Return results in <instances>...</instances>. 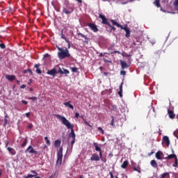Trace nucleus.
I'll return each mask as SVG.
<instances>
[{
    "instance_id": "61",
    "label": "nucleus",
    "mask_w": 178,
    "mask_h": 178,
    "mask_svg": "<svg viewBox=\"0 0 178 178\" xmlns=\"http://www.w3.org/2000/svg\"><path fill=\"white\" fill-rule=\"evenodd\" d=\"M32 128H33V124H29V125L28 126V129H32Z\"/></svg>"
},
{
    "instance_id": "47",
    "label": "nucleus",
    "mask_w": 178,
    "mask_h": 178,
    "mask_svg": "<svg viewBox=\"0 0 178 178\" xmlns=\"http://www.w3.org/2000/svg\"><path fill=\"white\" fill-rule=\"evenodd\" d=\"M25 115H26V117L27 118H30L31 115V113L29 112V113H26Z\"/></svg>"
},
{
    "instance_id": "6",
    "label": "nucleus",
    "mask_w": 178,
    "mask_h": 178,
    "mask_svg": "<svg viewBox=\"0 0 178 178\" xmlns=\"http://www.w3.org/2000/svg\"><path fill=\"white\" fill-rule=\"evenodd\" d=\"M25 152H29V154H33L35 155H37L38 154V152L35 150L34 148L30 145L27 147V149L25 150Z\"/></svg>"
},
{
    "instance_id": "34",
    "label": "nucleus",
    "mask_w": 178,
    "mask_h": 178,
    "mask_svg": "<svg viewBox=\"0 0 178 178\" xmlns=\"http://www.w3.org/2000/svg\"><path fill=\"white\" fill-rule=\"evenodd\" d=\"M71 70H72V73H77V71L79 70V68L76 67H71Z\"/></svg>"
},
{
    "instance_id": "21",
    "label": "nucleus",
    "mask_w": 178,
    "mask_h": 178,
    "mask_svg": "<svg viewBox=\"0 0 178 178\" xmlns=\"http://www.w3.org/2000/svg\"><path fill=\"white\" fill-rule=\"evenodd\" d=\"M161 156H163L162 152L159 151V152H157L156 153V158L158 160H162Z\"/></svg>"
},
{
    "instance_id": "25",
    "label": "nucleus",
    "mask_w": 178,
    "mask_h": 178,
    "mask_svg": "<svg viewBox=\"0 0 178 178\" xmlns=\"http://www.w3.org/2000/svg\"><path fill=\"white\" fill-rule=\"evenodd\" d=\"M27 143H28V138H25L24 139L23 143L21 145V147L24 148L26 146Z\"/></svg>"
},
{
    "instance_id": "14",
    "label": "nucleus",
    "mask_w": 178,
    "mask_h": 178,
    "mask_svg": "<svg viewBox=\"0 0 178 178\" xmlns=\"http://www.w3.org/2000/svg\"><path fill=\"white\" fill-rule=\"evenodd\" d=\"M77 35L79 36H81L82 38H84V42L85 44H88V37L86 35H84V34L81 33H78Z\"/></svg>"
},
{
    "instance_id": "15",
    "label": "nucleus",
    "mask_w": 178,
    "mask_h": 178,
    "mask_svg": "<svg viewBox=\"0 0 178 178\" xmlns=\"http://www.w3.org/2000/svg\"><path fill=\"white\" fill-rule=\"evenodd\" d=\"M40 66V64H35L34 65V67L36 69L35 72L38 74H42V70L39 69Z\"/></svg>"
},
{
    "instance_id": "10",
    "label": "nucleus",
    "mask_w": 178,
    "mask_h": 178,
    "mask_svg": "<svg viewBox=\"0 0 178 178\" xmlns=\"http://www.w3.org/2000/svg\"><path fill=\"white\" fill-rule=\"evenodd\" d=\"M88 26L94 32H97L99 31L98 27L97 26V25L95 24L89 23Z\"/></svg>"
},
{
    "instance_id": "38",
    "label": "nucleus",
    "mask_w": 178,
    "mask_h": 178,
    "mask_svg": "<svg viewBox=\"0 0 178 178\" xmlns=\"http://www.w3.org/2000/svg\"><path fill=\"white\" fill-rule=\"evenodd\" d=\"M174 6L177 10H178V0H175L174 2Z\"/></svg>"
},
{
    "instance_id": "30",
    "label": "nucleus",
    "mask_w": 178,
    "mask_h": 178,
    "mask_svg": "<svg viewBox=\"0 0 178 178\" xmlns=\"http://www.w3.org/2000/svg\"><path fill=\"white\" fill-rule=\"evenodd\" d=\"M172 166L174 168H177L178 167V159H177V157L175 159V163L172 165Z\"/></svg>"
},
{
    "instance_id": "9",
    "label": "nucleus",
    "mask_w": 178,
    "mask_h": 178,
    "mask_svg": "<svg viewBox=\"0 0 178 178\" xmlns=\"http://www.w3.org/2000/svg\"><path fill=\"white\" fill-rule=\"evenodd\" d=\"M7 151L8 152V153L10 156H15L17 154V151L15 150V149H14L11 147H8Z\"/></svg>"
},
{
    "instance_id": "23",
    "label": "nucleus",
    "mask_w": 178,
    "mask_h": 178,
    "mask_svg": "<svg viewBox=\"0 0 178 178\" xmlns=\"http://www.w3.org/2000/svg\"><path fill=\"white\" fill-rule=\"evenodd\" d=\"M177 156H176V154H170V155H168L167 157H165V159L166 160H170V159H177Z\"/></svg>"
},
{
    "instance_id": "35",
    "label": "nucleus",
    "mask_w": 178,
    "mask_h": 178,
    "mask_svg": "<svg viewBox=\"0 0 178 178\" xmlns=\"http://www.w3.org/2000/svg\"><path fill=\"white\" fill-rule=\"evenodd\" d=\"M113 54H118L119 55H121L122 56H124V54L120 53V51H114L111 52V55H113Z\"/></svg>"
},
{
    "instance_id": "26",
    "label": "nucleus",
    "mask_w": 178,
    "mask_h": 178,
    "mask_svg": "<svg viewBox=\"0 0 178 178\" xmlns=\"http://www.w3.org/2000/svg\"><path fill=\"white\" fill-rule=\"evenodd\" d=\"M129 162L128 161H124L123 163L121 165V168L122 169H126V168L128 166Z\"/></svg>"
},
{
    "instance_id": "8",
    "label": "nucleus",
    "mask_w": 178,
    "mask_h": 178,
    "mask_svg": "<svg viewBox=\"0 0 178 178\" xmlns=\"http://www.w3.org/2000/svg\"><path fill=\"white\" fill-rule=\"evenodd\" d=\"M111 22L113 23V25L117 26L118 27H120L121 29L124 30L125 31H127V30H129V29L125 26H123L122 25L118 24L116 21L112 19Z\"/></svg>"
},
{
    "instance_id": "22",
    "label": "nucleus",
    "mask_w": 178,
    "mask_h": 178,
    "mask_svg": "<svg viewBox=\"0 0 178 178\" xmlns=\"http://www.w3.org/2000/svg\"><path fill=\"white\" fill-rule=\"evenodd\" d=\"M61 141L60 140H56L54 142V147L58 148L60 147Z\"/></svg>"
},
{
    "instance_id": "51",
    "label": "nucleus",
    "mask_w": 178,
    "mask_h": 178,
    "mask_svg": "<svg viewBox=\"0 0 178 178\" xmlns=\"http://www.w3.org/2000/svg\"><path fill=\"white\" fill-rule=\"evenodd\" d=\"M120 74H121L122 76H125L126 72H125V71H121V72H120Z\"/></svg>"
},
{
    "instance_id": "3",
    "label": "nucleus",
    "mask_w": 178,
    "mask_h": 178,
    "mask_svg": "<svg viewBox=\"0 0 178 178\" xmlns=\"http://www.w3.org/2000/svg\"><path fill=\"white\" fill-rule=\"evenodd\" d=\"M74 10V9L73 8V6H71L70 5H65L62 8V13L65 15H70L73 13Z\"/></svg>"
},
{
    "instance_id": "56",
    "label": "nucleus",
    "mask_w": 178,
    "mask_h": 178,
    "mask_svg": "<svg viewBox=\"0 0 178 178\" xmlns=\"http://www.w3.org/2000/svg\"><path fill=\"white\" fill-rule=\"evenodd\" d=\"M31 173H33L35 175H38V172L35 170H31Z\"/></svg>"
},
{
    "instance_id": "16",
    "label": "nucleus",
    "mask_w": 178,
    "mask_h": 178,
    "mask_svg": "<svg viewBox=\"0 0 178 178\" xmlns=\"http://www.w3.org/2000/svg\"><path fill=\"white\" fill-rule=\"evenodd\" d=\"M61 38L65 40V41L68 44V49H70V42L67 39H66V37H65V35L63 34V31L61 32Z\"/></svg>"
},
{
    "instance_id": "17",
    "label": "nucleus",
    "mask_w": 178,
    "mask_h": 178,
    "mask_svg": "<svg viewBox=\"0 0 178 178\" xmlns=\"http://www.w3.org/2000/svg\"><path fill=\"white\" fill-rule=\"evenodd\" d=\"M71 103H72V102H70V101H69L68 102H65L64 106L73 110V109H74V107L72 104H70Z\"/></svg>"
},
{
    "instance_id": "36",
    "label": "nucleus",
    "mask_w": 178,
    "mask_h": 178,
    "mask_svg": "<svg viewBox=\"0 0 178 178\" xmlns=\"http://www.w3.org/2000/svg\"><path fill=\"white\" fill-rule=\"evenodd\" d=\"M111 119H112V120H111V122L110 125L111 127H115V118L113 116H112Z\"/></svg>"
},
{
    "instance_id": "28",
    "label": "nucleus",
    "mask_w": 178,
    "mask_h": 178,
    "mask_svg": "<svg viewBox=\"0 0 178 178\" xmlns=\"http://www.w3.org/2000/svg\"><path fill=\"white\" fill-rule=\"evenodd\" d=\"M110 108L112 111H116L118 110V106L116 105L111 104Z\"/></svg>"
},
{
    "instance_id": "63",
    "label": "nucleus",
    "mask_w": 178,
    "mask_h": 178,
    "mask_svg": "<svg viewBox=\"0 0 178 178\" xmlns=\"http://www.w3.org/2000/svg\"><path fill=\"white\" fill-rule=\"evenodd\" d=\"M132 45H133V47H136L137 45V44L136 43V42H133Z\"/></svg>"
},
{
    "instance_id": "53",
    "label": "nucleus",
    "mask_w": 178,
    "mask_h": 178,
    "mask_svg": "<svg viewBox=\"0 0 178 178\" xmlns=\"http://www.w3.org/2000/svg\"><path fill=\"white\" fill-rule=\"evenodd\" d=\"M104 61L106 62V63H111V62H112V61L108 60H106L105 58L104 59Z\"/></svg>"
},
{
    "instance_id": "45",
    "label": "nucleus",
    "mask_w": 178,
    "mask_h": 178,
    "mask_svg": "<svg viewBox=\"0 0 178 178\" xmlns=\"http://www.w3.org/2000/svg\"><path fill=\"white\" fill-rule=\"evenodd\" d=\"M134 171L138 172V173H140V170H138L136 167L133 168Z\"/></svg>"
},
{
    "instance_id": "62",
    "label": "nucleus",
    "mask_w": 178,
    "mask_h": 178,
    "mask_svg": "<svg viewBox=\"0 0 178 178\" xmlns=\"http://www.w3.org/2000/svg\"><path fill=\"white\" fill-rule=\"evenodd\" d=\"M173 134L178 139V136H177V131H174Z\"/></svg>"
},
{
    "instance_id": "1",
    "label": "nucleus",
    "mask_w": 178,
    "mask_h": 178,
    "mask_svg": "<svg viewBox=\"0 0 178 178\" xmlns=\"http://www.w3.org/2000/svg\"><path fill=\"white\" fill-rule=\"evenodd\" d=\"M56 118L67 127V129L71 130L70 137L72 139H76V134L74 133V129H73V128H74V125L70 123V122H69L64 116L56 115Z\"/></svg>"
},
{
    "instance_id": "42",
    "label": "nucleus",
    "mask_w": 178,
    "mask_h": 178,
    "mask_svg": "<svg viewBox=\"0 0 178 178\" xmlns=\"http://www.w3.org/2000/svg\"><path fill=\"white\" fill-rule=\"evenodd\" d=\"M35 177V175L29 174L25 178H33V177Z\"/></svg>"
},
{
    "instance_id": "37",
    "label": "nucleus",
    "mask_w": 178,
    "mask_h": 178,
    "mask_svg": "<svg viewBox=\"0 0 178 178\" xmlns=\"http://www.w3.org/2000/svg\"><path fill=\"white\" fill-rule=\"evenodd\" d=\"M97 130L99 131H101V133H102V135L105 134V131H104V129H102V127H99L97 128Z\"/></svg>"
},
{
    "instance_id": "19",
    "label": "nucleus",
    "mask_w": 178,
    "mask_h": 178,
    "mask_svg": "<svg viewBox=\"0 0 178 178\" xmlns=\"http://www.w3.org/2000/svg\"><path fill=\"white\" fill-rule=\"evenodd\" d=\"M163 142L166 143L167 146H169V145H170V140H169V138L167 136H163Z\"/></svg>"
},
{
    "instance_id": "32",
    "label": "nucleus",
    "mask_w": 178,
    "mask_h": 178,
    "mask_svg": "<svg viewBox=\"0 0 178 178\" xmlns=\"http://www.w3.org/2000/svg\"><path fill=\"white\" fill-rule=\"evenodd\" d=\"M154 4L157 6L158 8H159L161 6L160 5V1L159 0H155V1L154 2Z\"/></svg>"
},
{
    "instance_id": "54",
    "label": "nucleus",
    "mask_w": 178,
    "mask_h": 178,
    "mask_svg": "<svg viewBox=\"0 0 178 178\" xmlns=\"http://www.w3.org/2000/svg\"><path fill=\"white\" fill-rule=\"evenodd\" d=\"M9 144H10V142L9 141H6L5 147L8 148Z\"/></svg>"
},
{
    "instance_id": "18",
    "label": "nucleus",
    "mask_w": 178,
    "mask_h": 178,
    "mask_svg": "<svg viewBox=\"0 0 178 178\" xmlns=\"http://www.w3.org/2000/svg\"><path fill=\"white\" fill-rule=\"evenodd\" d=\"M120 65L122 66V69H127V67H129L128 65L127 64V63L124 60H120Z\"/></svg>"
},
{
    "instance_id": "49",
    "label": "nucleus",
    "mask_w": 178,
    "mask_h": 178,
    "mask_svg": "<svg viewBox=\"0 0 178 178\" xmlns=\"http://www.w3.org/2000/svg\"><path fill=\"white\" fill-rule=\"evenodd\" d=\"M79 116H80V114L79 113H76L75 115H74V118H76V119H79Z\"/></svg>"
},
{
    "instance_id": "43",
    "label": "nucleus",
    "mask_w": 178,
    "mask_h": 178,
    "mask_svg": "<svg viewBox=\"0 0 178 178\" xmlns=\"http://www.w3.org/2000/svg\"><path fill=\"white\" fill-rule=\"evenodd\" d=\"M30 100H32L33 102L36 101L38 98L36 97H31L29 98Z\"/></svg>"
},
{
    "instance_id": "24",
    "label": "nucleus",
    "mask_w": 178,
    "mask_h": 178,
    "mask_svg": "<svg viewBox=\"0 0 178 178\" xmlns=\"http://www.w3.org/2000/svg\"><path fill=\"white\" fill-rule=\"evenodd\" d=\"M93 146L95 147V149L96 152H101V147H99V146H98V144H97V143H93Z\"/></svg>"
},
{
    "instance_id": "52",
    "label": "nucleus",
    "mask_w": 178,
    "mask_h": 178,
    "mask_svg": "<svg viewBox=\"0 0 178 178\" xmlns=\"http://www.w3.org/2000/svg\"><path fill=\"white\" fill-rule=\"evenodd\" d=\"M109 175L111 176V178H115V176H113V173L112 172H110Z\"/></svg>"
},
{
    "instance_id": "20",
    "label": "nucleus",
    "mask_w": 178,
    "mask_h": 178,
    "mask_svg": "<svg viewBox=\"0 0 178 178\" xmlns=\"http://www.w3.org/2000/svg\"><path fill=\"white\" fill-rule=\"evenodd\" d=\"M150 164L154 169H156L158 168V163L155 160H152L150 161Z\"/></svg>"
},
{
    "instance_id": "64",
    "label": "nucleus",
    "mask_w": 178,
    "mask_h": 178,
    "mask_svg": "<svg viewBox=\"0 0 178 178\" xmlns=\"http://www.w3.org/2000/svg\"><path fill=\"white\" fill-rule=\"evenodd\" d=\"M104 74L105 76H108V75H109V72H104Z\"/></svg>"
},
{
    "instance_id": "33",
    "label": "nucleus",
    "mask_w": 178,
    "mask_h": 178,
    "mask_svg": "<svg viewBox=\"0 0 178 178\" xmlns=\"http://www.w3.org/2000/svg\"><path fill=\"white\" fill-rule=\"evenodd\" d=\"M69 73H70V72L69 70L63 69L61 72V74H69Z\"/></svg>"
},
{
    "instance_id": "57",
    "label": "nucleus",
    "mask_w": 178,
    "mask_h": 178,
    "mask_svg": "<svg viewBox=\"0 0 178 178\" xmlns=\"http://www.w3.org/2000/svg\"><path fill=\"white\" fill-rule=\"evenodd\" d=\"M26 88V84H23L20 86V88Z\"/></svg>"
},
{
    "instance_id": "59",
    "label": "nucleus",
    "mask_w": 178,
    "mask_h": 178,
    "mask_svg": "<svg viewBox=\"0 0 178 178\" xmlns=\"http://www.w3.org/2000/svg\"><path fill=\"white\" fill-rule=\"evenodd\" d=\"M110 27L111 28V31L113 30L115 31L116 30V28H115L114 26H112V25H111Z\"/></svg>"
},
{
    "instance_id": "13",
    "label": "nucleus",
    "mask_w": 178,
    "mask_h": 178,
    "mask_svg": "<svg viewBox=\"0 0 178 178\" xmlns=\"http://www.w3.org/2000/svg\"><path fill=\"white\" fill-rule=\"evenodd\" d=\"M168 114L169 115V118L173 120L175 118V114L174 113L173 111L168 110Z\"/></svg>"
},
{
    "instance_id": "48",
    "label": "nucleus",
    "mask_w": 178,
    "mask_h": 178,
    "mask_svg": "<svg viewBox=\"0 0 178 178\" xmlns=\"http://www.w3.org/2000/svg\"><path fill=\"white\" fill-rule=\"evenodd\" d=\"M22 103L24 105H28L29 102L26 100H22Z\"/></svg>"
},
{
    "instance_id": "60",
    "label": "nucleus",
    "mask_w": 178,
    "mask_h": 178,
    "mask_svg": "<svg viewBox=\"0 0 178 178\" xmlns=\"http://www.w3.org/2000/svg\"><path fill=\"white\" fill-rule=\"evenodd\" d=\"M49 54H45L44 55V58H49Z\"/></svg>"
},
{
    "instance_id": "2",
    "label": "nucleus",
    "mask_w": 178,
    "mask_h": 178,
    "mask_svg": "<svg viewBox=\"0 0 178 178\" xmlns=\"http://www.w3.org/2000/svg\"><path fill=\"white\" fill-rule=\"evenodd\" d=\"M57 49L59 51L58 52V56L59 59H65V58H70V52L67 48L63 49L57 47Z\"/></svg>"
},
{
    "instance_id": "29",
    "label": "nucleus",
    "mask_w": 178,
    "mask_h": 178,
    "mask_svg": "<svg viewBox=\"0 0 178 178\" xmlns=\"http://www.w3.org/2000/svg\"><path fill=\"white\" fill-rule=\"evenodd\" d=\"M170 173L169 172H164L161 175L160 178H165L166 177H169Z\"/></svg>"
},
{
    "instance_id": "27",
    "label": "nucleus",
    "mask_w": 178,
    "mask_h": 178,
    "mask_svg": "<svg viewBox=\"0 0 178 178\" xmlns=\"http://www.w3.org/2000/svg\"><path fill=\"white\" fill-rule=\"evenodd\" d=\"M122 85L123 83H122L120 86V91L118 92V95H120V97H122Z\"/></svg>"
},
{
    "instance_id": "40",
    "label": "nucleus",
    "mask_w": 178,
    "mask_h": 178,
    "mask_svg": "<svg viewBox=\"0 0 178 178\" xmlns=\"http://www.w3.org/2000/svg\"><path fill=\"white\" fill-rule=\"evenodd\" d=\"M8 122H9V121L8 119H4L3 127H6L8 125Z\"/></svg>"
},
{
    "instance_id": "41",
    "label": "nucleus",
    "mask_w": 178,
    "mask_h": 178,
    "mask_svg": "<svg viewBox=\"0 0 178 178\" xmlns=\"http://www.w3.org/2000/svg\"><path fill=\"white\" fill-rule=\"evenodd\" d=\"M56 67H58V70L57 72V73H60V74H62V68L59 67V65H57Z\"/></svg>"
},
{
    "instance_id": "50",
    "label": "nucleus",
    "mask_w": 178,
    "mask_h": 178,
    "mask_svg": "<svg viewBox=\"0 0 178 178\" xmlns=\"http://www.w3.org/2000/svg\"><path fill=\"white\" fill-rule=\"evenodd\" d=\"M27 72H29V73L33 74V71L31 70H30V69H29L27 70H25L24 73H27Z\"/></svg>"
},
{
    "instance_id": "39",
    "label": "nucleus",
    "mask_w": 178,
    "mask_h": 178,
    "mask_svg": "<svg viewBox=\"0 0 178 178\" xmlns=\"http://www.w3.org/2000/svg\"><path fill=\"white\" fill-rule=\"evenodd\" d=\"M0 47L1 49H6V46L4 43H1V44H0Z\"/></svg>"
},
{
    "instance_id": "5",
    "label": "nucleus",
    "mask_w": 178,
    "mask_h": 178,
    "mask_svg": "<svg viewBox=\"0 0 178 178\" xmlns=\"http://www.w3.org/2000/svg\"><path fill=\"white\" fill-rule=\"evenodd\" d=\"M99 17L102 19V24H107L108 26H111V23L108 22V19H106V17L105 15L99 14Z\"/></svg>"
},
{
    "instance_id": "12",
    "label": "nucleus",
    "mask_w": 178,
    "mask_h": 178,
    "mask_svg": "<svg viewBox=\"0 0 178 178\" xmlns=\"http://www.w3.org/2000/svg\"><path fill=\"white\" fill-rule=\"evenodd\" d=\"M6 79L8 80V81H14L15 80H16V76L15 75L6 74Z\"/></svg>"
},
{
    "instance_id": "7",
    "label": "nucleus",
    "mask_w": 178,
    "mask_h": 178,
    "mask_svg": "<svg viewBox=\"0 0 178 178\" xmlns=\"http://www.w3.org/2000/svg\"><path fill=\"white\" fill-rule=\"evenodd\" d=\"M47 74H49V76H52V77H56V74H58V71L56 68H54L51 70H48L47 72Z\"/></svg>"
},
{
    "instance_id": "58",
    "label": "nucleus",
    "mask_w": 178,
    "mask_h": 178,
    "mask_svg": "<svg viewBox=\"0 0 178 178\" xmlns=\"http://www.w3.org/2000/svg\"><path fill=\"white\" fill-rule=\"evenodd\" d=\"M46 142H47V145H49V146L51 145V142H50L49 140H47Z\"/></svg>"
},
{
    "instance_id": "46",
    "label": "nucleus",
    "mask_w": 178,
    "mask_h": 178,
    "mask_svg": "<svg viewBox=\"0 0 178 178\" xmlns=\"http://www.w3.org/2000/svg\"><path fill=\"white\" fill-rule=\"evenodd\" d=\"M84 123L89 127L92 128V126H91V124H90V123H88V122H87L86 120L84 121Z\"/></svg>"
},
{
    "instance_id": "31",
    "label": "nucleus",
    "mask_w": 178,
    "mask_h": 178,
    "mask_svg": "<svg viewBox=\"0 0 178 178\" xmlns=\"http://www.w3.org/2000/svg\"><path fill=\"white\" fill-rule=\"evenodd\" d=\"M125 32H126L125 36H126L127 38H129V37H130V35H131V31H130L129 29H127V30H126Z\"/></svg>"
},
{
    "instance_id": "11",
    "label": "nucleus",
    "mask_w": 178,
    "mask_h": 178,
    "mask_svg": "<svg viewBox=\"0 0 178 178\" xmlns=\"http://www.w3.org/2000/svg\"><path fill=\"white\" fill-rule=\"evenodd\" d=\"M90 161H99V156L97 154H92L90 157Z\"/></svg>"
},
{
    "instance_id": "55",
    "label": "nucleus",
    "mask_w": 178,
    "mask_h": 178,
    "mask_svg": "<svg viewBox=\"0 0 178 178\" xmlns=\"http://www.w3.org/2000/svg\"><path fill=\"white\" fill-rule=\"evenodd\" d=\"M99 152V157L102 160V150Z\"/></svg>"
},
{
    "instance_id": "4",
    "label": "nucleus",
    "mask_w": 178,
    "mask_h": 178,
    "mask_svg": "<svg viewBox=\"0 0 178 178\" xmlns=\"http://www.w3.org/2000/svg\"><path fill=\"white\" fill-rule=\"evenodd\" d=\"M57 161H56V164L57 165H61L62 164V159H63V147H61L59 149V151L57 153Z\"/></svg>"
},
{
    "instance_id": "44",
    "label": "nucleus",
    "mask_w": 178,
    "mask_h": 178,
    "mask_svg": "<svg viewBox=\"0 0 178 178\" xmlns=\"http://www.w3.org/2000/svg\"><path fill=\"white\" fill-rule=\"evenodd\" d=\"M75 143H76V138H72V140L71 142L72 147H73Z\"/></svg>"
}]
</instances>
